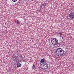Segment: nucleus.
<instances>
[{
  "label": "nucleus",
  "instance_id": "obj_1",
  "mask_svg": "<svg viewBox=\"0 0 74 74\" xmlns=\"http://www.w3.org/2000/svg\"><path fill=\"white\" fill-rule=\"evenodd\" d=\"M55 54H54L55 57L56 58H59L61 56H62L64 53V51L61 48H58L57 49L55 52Z\"/></svg>",
  "mask_w": 74,
  "mask_h": 74
},
{
  "label": "nucleus",
  "instance_id": "obj_2",
  "mask_svg": "<svg viewBox=\"0 0 74 74\" xmlns=\"http://www.w3.org/2000/svg\"><path fill=\"white\" fill-rule=\"evenodd\" d=\"M51 42L53 45H56L58 44V40L56 38H53L51 39Z\"/></svg>",
  "mask_w": 74,
  "mask_h": 74
},
{
  "label": "nucleus",
  "instance_id": "obj_3",
  "mask_svg": "<svg viewBox=\"0 0 74 74\" xmlns=\"http://www.w3.org/2000/svg\"><path fill=\"white\" fill-rule=\"evenodd\" d=\"M40 67L41 69H42L43 70H46L48 68V64L46 62H45L44 64L42 65V66H40Z\"/></svg>",
  "mask_w": 74,
  "mask_h": 74
},
{
  "label": "nucleus",
  "instance_id": "obj_4",
  "mask_svg": "<svg viewBox=\"0 0 74 74\" xmlns=\"http://www.w3.org/2000/svg\"><path fill=\"white\" fill-rule=\"evenodd\" d=\"M69 17L71 19H74V12H72L70 13Z\"/></svg>",
  "mask_w": 74,
  "mask_h": 74
},
{
  "label": "nucleus",
  "instance_id": "obj_5",
  "mask_svg": "<svg viewBox=\"0 0 74 74\" xmlns=\"http://www.w3.org/2000/svg\"><path fill=\"white\" fill-rule=\"evenodd\" d=\"M45 62H46L44 61V59H42L40 61V66H41L42 65H44Z\"/></svg>",
  "mask_w": 74,
  "mask_h": 74
},
{
  "label": "nucleus",
  "instance_id": "obj_6",
  "mask_svg": "<svg viewBox=\"0 0 74 74\" xmlns=\"http://www.w3.org/2000/svg\"><path fill=\"white\" fill-rule=\"evenodd\" d=\"M22 66V64H21L19 63L17 65V66L18 67H21Z\"/></svg>",
  "mask_w": 74,
  "mask_h": 74
},
{
  "label": "nucleus",
  "instance_id": "obj_7",
  "mask_svg": "<svg viewBox=\"0 0 74 74\" xmlns=\"http://www.w3.org/2000/svg\"><path fill=\"white\" fill-rule=\"evenodd\" d=\"M35 65L34 64L32 67V70H34V69L35 68Z\"/></svg>",
  "mask_w": 74,
  "mask_h": 74
},
{
  "label": "nucleus",
  "instance_id": "obj_8",
  "mask_svg": "<svg viewBox=\"0 0 74 74\" xmlns=\"http://www.w3.org/2000/svg\"><path fill=\"white\" fill-rule=\"evenodd\" d=\"M15 60H18V57L17 56H16L15 58Z\"/></svg>",
  "mask_w": 74,
  "mask_h": 74
},
{
  "label": "nucleus",
  "instance_id": "obj_9",
  "mask_svg": "<svg viewBox=\"0 0 74 74\" xmlns=\"http://www.w3.org/2000/svg\"><path fill=\"white\" fill-rule=\"evenodd\" d=\"M40 7H41V8H45V6H44V5H40Z\"/></svg>",
  "mask_w": 74,
  "mask_h": 74
},
{
  "label": "nucleus",
  "instance_id": "obj_10",
  "mask_svg": "<svg viewBox=\"0 0 74 74\" xmlns=\"http://www.w3.org/2000/svg\"><path fill=\"white\" fill-rule=\"evenodd\" d=\"M59 34L60 35V36H62V35H63V34H62V32H59Z\"/></svg>",
  "mask_w": 74,
  "mask_h": 74
},
{
  "label": "nucleus",
  "instance_id": "obj_11",
  "mask_svg": "<svg viewBox=\"0 0 74 74\" xmlns=\"http://www.w3.org/2000/svg\"><path fill=\"white\" fill-rule=\"evenodd\" d=\"M16 23H18V24H19V23H20V22L19 21L17 20L16 21Z\"/></svg>",
  "mask_w": 74,
  "mask_h": 74
},
{
  "label": "nucleus",
  "instance_id": "obj_12",
  "mask_svg": "<svg viewBox=\"0 0 74 74\" xmlns=\"http://www.w3.org/2000/svg\"><path fill=\"white\" fill-rule=\"evenodd\" d=\"M13 2H16L17 1V0H12Z\"/></svg>",
  "mask_w": 74,
  "mask_h": 74
},
{
  "label": "nucleus",
  "instance_id": "obj_13",
  "mask_svg": "<svg viewBox=\"0 0 74 74\" xmlns=\"http://www.w3.org/2000/svg\"><path fill=\"white\" fill-rule=\"evenodd\" d=\"M49 48H51V46L50 45L49 46Z\"/></svg>",
  "mask_w": 74,
  "mask_h": 74
},
{
  "label": "nucleus",
  "instance_id": "obj_14",
  "mask_svg": "<svg viewBox=\"0 0 74 74\" xmlns=\"http://www.w3.org/2000/svg\"><path fill=\"white\" fill-rule=\"evenodd\" d=\"M65 46H66V45H64V47H65Z\"/></svg>",
  "mask_w": 74,
  "mask_h": 74
}]
</instances>
